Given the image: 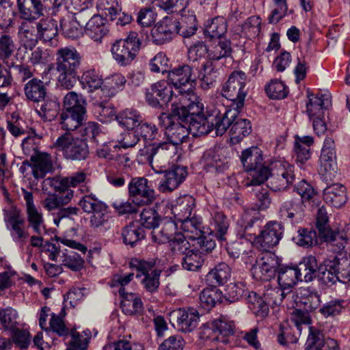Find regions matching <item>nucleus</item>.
I'll use <instances>...</instances> for the list:
<instances>
[{"mask_svg":"<svg viewBox=\"0 0 350 350\" xmlns=\"http://www.w3.org/2000/svg\"><path fill=\"white\" fill-rule=\"evenodd\" d=\"M177 101L172 103L171 113H162L158 117V124L164 127L165 135L169 142L146 143L139 150L137 160L141 163H148L158 172L169 164L170 159L177 152V146L185 142L189 136L185 123V109Z\"/></svg>","mask_w":350,"mask_h":350,"instance_id":"obj_1","label":"nucleus"},{"mask_svg":"<svg viewBox=\"0 0 350 350\" xmlns=\"http://www.w3.org/2000/svg\"><path fill=\"white\" fill-rule=\"evenodd\" d=\"M294 166L284 159H275L268 168H262L255 183L262 184L269 179V187L275 191L288 189L295 180Z\"/></svg>","mask_w":350,"mask_h":350,"instance_id":"obj_2","label":"nucleus"},{"mask_svg":"<svg viewBox=\"0 0 350 350\" xmlns=\"http://www.w3.org/2000/svg\"><path fill=\"white\" fill-rule=\"evenodd\" d=\"M167 80L177 92L174 101H177L178 104H187L189 101L197 100L198 96L193 90L197 77L191 66L184 64L170 70L168 72Z\"/></svg>","mask_w":350,"mask_h":350,"instance_id":"obj_3","label":"nucleus"},{"mask_svg":"<svg viewBox=\"0 0 350 350\" xmlns=\"http://www.w3.org/2000/svg\"><path fill=\"white\" fill-rule=\"evenodd\" d=\"M188 103H189L180 104V106L182 107L183 111V109L186 111L185 123L189 132L194 136L207 135L213 129V117L211 114L207 117L203 114L204 103L199 97L197 100Z\"/></svg>","mask_w":350,"mask_h":350,"instance_id":"obj_4","label":"nucleus"},{"mask_svg":"<svg viewBox=\"0 0 350 350\" xmlns=\"http://www.w3.org/2000/svg\"><path fill=\"white\" fill-rule=\"evenodd\" d=\"M189 0H157L158 5L172 12L180 13V21H178V33L185 38L193 36L197 30L196 18L193 12L186 14V8Z\"/></svg>","mask_w":350,"mask_h":350,"instance_id":"obj_5","label":"nucleus"},{"mask_svg":"<svg viewBox=\"0 0 350 350\" xmlns=\"http://www.w3.org/2000/svg\"><path fill=\"white\" fill-rule=\"evenodd\" d=\"M141 45L137 33L130 31L126 38L117 40L112 44L111 53L118 65L126 66L136 58Z\"/></svg>","mask_w":350,"mask_h":350,"instance_id":"obj_6","label":"nucleus"},{"mask_svg":"<svg viewBox=\"0 0 350 350\" xmlns=\"http://www.w3.org/2000/svg\"><path fill=\"white\" fill-rule=\"evenodd\" d=\"M246 84L245 73L241 70L233 71L222 86L221 95L232 101V107L241 109L248 93Z\"/></svg>","mask_w":350,"mask_h":350,"instance_id":"obj_7","label":"nucleus"},{"mask_svg":"<svg viewBox=\"0 0 350 350\" xmlns=\"http://www.w3.org/2000/svg\"><path fill=\"white\" fill-rule=\"evenodd\" d=\"M53 147L62 154L68 160L83 161L90 154L87 142L80 137H75L70 133L59 136L53 144Z\"/></svg>","mask_w":350,"mask_h":350,"instance_id":"obj_8","label":"nucleus"},{"mask_svg":"<svg viewBox=\"0 0 350 350\" xmlns=\"http://www.w3.org/2000/svg\"><path fill=\"white\" fill-rule=\"evenodd\" d=\"M128 188L129 197L137 206L151 204L156 199L155 191L146 178H133Z\"/></svg>","mask_w":350,"mask_h":350,"instance_id":"obj_9","label":"nucleus"},{"mask_svg":"<svg viewBox=\"0 0 350 350\" xmlns=\"http://www.w3.org/2000/svg\"><path fill=\"white\" fill-rule=\"evenodd\" d=\"M241 161L245 171L250 172L252 178L247 186L260 185V183H255L262 168H268L263 163L262 151L257 147H251L243 150L240 157Z\"/></svg>","mask_w":350,"mask_h":350,"instance_id":"obj_10","label":"nucleus"},{"mask_svg":"<svg viewBox=\"0 0 350 350\" xmlns=\"http://www.w3.org/2000/svg\"><path fill=\"white\" fill-rule=\"evenodd\" d=\"M278 257L273 253L262 254L256 264L252 267L253 277L257 280L269 281L275 275L279 269Z\"/></svg>","mask_w":350,"mask_h":350,"instance_id":"obj_11","label":"nucleus"},{"mask_svg":"<svg viewBox=\"0 0 350 350\" xmlns=\"http://www.w3.org/2000/svg\"><path fill=\"white\" fill-rule=\"evenodd\" d=\"M4 221L8 228L11 230L13 240L23 245L29 237V232L24 228L25 219L21 212L16 207L4 210Z\"/></svg>","mask_w":350,"mask_h":350,"instance_id":"obj_12","label":"nucleus"},{"mask_svg":"<svg viewBox=\"0 0 350 350\" xmlns=\"http://www.w3.org/2000/svg\"><path fill=\"white\" fill-rule=\"evenodd\" d=\"M283 232L284 228L280 223L269 222L258 235H255L254 243L259 250L268 251L278 245Z\"/></svg>","mask_w":350,"mask_h":350,"instance_id":"obj_13","label":"nucleus"},{"mask_svg":"<svg viewBox=\"0 0 350 350\" xmlns=\"http://www.w3.org/2000/svg\"><path fill=\"white\" fill-rule=\"evenodd\" d=\"M174 91L169 81L161 80L151 85L146 93V101L153 107L161 108L163 104L175 100L173 98Z\"/></svg>","mask_w":350,"mask_h":350,"instance_id":"obj_14","label":"nucleus"},{"mask_svg":"<svg viewBox=\"0 0 350 350\" xmlns=\"http://www.w3.org/2000/svg\"><path fill=\"white\" fill-rule=\"evenodd\" d=\"M21 18L25 21H23L18 27V38L21 46L25 49L32 51L38 44V33H36L37 23L35 20L40 16H36L31 14L29 18H25L21 14Z\"/></svg>","mask_w":350,"mask_h":350,"instance_id":"obj_15","label":"nucleus"},{"mask_svg":"<svg viewBox=\"0 0 350 350\" xmlns=\"http://www.w3.org/2000/svg\"><path fill=\"white\" fill-rule=\"evenodd\" d=\"M178 22L176 19L165 17L151 29L152 40L156 44H163L171 41L178 33Z\"/></svg>","mask_w":350,"mask_h":350,"instance_id":"obj_16","label":"nucleus"},{"mask_svg":"<svg viewBox=\"0 0 350 350\" xmlns=\"http://www.w3.org/2000/svg\"><path fill=\"white\" fill-rule=\"evenodd\" d=\"M81 64V56L74 47H63L57 51L55 66L57 71H78Z\"/></svg>","mask_w":350,"mask_h":350,"instance_id":"obj_17","label":"nucleus"},{"mask_svg":"<svg viewBox=\"0 0 350 350\" xmlns=\"http://www.w3.org/2000/svg\"><path fill=\"white\" fill-rule=\"evenodd\" d=\"M167 167H163L161 172L153 170L157 173H164L163 178L159 185V190L163 193L172 191L176 189L187 176L185 167L174 165L171 169L166 170Z\"/></svg>","mask_w":350,"mask_h":350,"instance_id":"obj_18","label":"nucleus"},{"mask_svg":"<svg viewBox=\"0 0 350 350\" xmlns=\"http://www.w3.org/2000/svg\"><path fill=\"white\" fill-rule=\"evenodd\" d=\"M157 135L156 126L151 123L143 122L142 120L133 132L126 134L120 142L121 147L124 148L133 147L139 141L140 137L143 138L144 142L152 141L156 138Z\"/></svg>","mask_w":350,"mask_h":350,"instance_id":"obj_19","label":"nucleus"},{"mask_svg":"<svg viewBox=\"0 0 350 350\" xmlns=\"http://www.w3.org/2000/svg\"><path fill=\"white\" fill-rule=\"evenodd\" d=\"M64 0H17L19 13L25 18H29L31 14L36 16H43L46 8H58Z\"/></svg>","mask_w":350,"mask_h":350,"instance_id":"obj_20","label":"nucleus"},{"mask_svg":"<svg viewBox=\"0 0 350 350\" xmlns=\"http://www.w3.org/2000/svg\"><path fill=\"white\" fill-rule=\"evenodd\" d=\"M170 321L177 329L183 332H190L198 325L199 314L193 309L183 310L178 308L170 313Z\"/></svg>","mask_w":350,"mask_h":350,"instance_id":"obj_21","label":"nucleus"},{"mask_svg":"<svg viewBox=\"0 0 350 350\" xmlns=\"http://www.w3.org/2000/svg\"><path fill=\"white\" fill-rule=\"evenodd\" d=\"M27 163L31 169V172L36 179L44 178L48 173L54 170L53 161L51 156L45 152L36 151Z\"/></svg>","mask_w":350,"mask_h":350,"instance_id":"obj_22","label":"nucleus"},{"mask_svg":"<svg viewBox=\"0 0 350 350\" xmlns=\"http://www.w3.org/2000/svg\"><path fill=\"white\" fill-rule=\"evenodd\" d=\"M291 301L294 302L292 307L301 308L306 312H310L319 308L321 299L319 294L311 292L308 288H299L288 295Z\"/></svg>","mask_w":350,"mask_h":350,"instance_id":"obj_23","label":"nucleus"},{"mask_svg":"<svg viewBox=\"0 0 350 350\" xmlns=\"http://www.w3.org/2000/svg\"><path fill=\"white\" fill-rule=\"evenodd\" d=\"M234 107L230 106L229 109H224V112L221 113L220 110L215 109L211 114L214 122L213 129L217 135H222L227 129L232 126L233 122L237 118L239 114V110Z\"/></svg>","mask_w":350,"mask_h":350,"instance_id":"obj_24","label":"nucleus"},{"mask_svg":"<svg viewBox=\"0 0 350 350\" xmlns=\"http://www.w3.org/2000/svg\"><path fill=\"white\" fill-rule=\"evenodd\" d=\"M22 192L25 200L27 219L29 226L33 228L35 232L40 234L41 227L44 224L43 215L34 204L32 193L24 189H22Z\"/></svg>","mask_w":350,"mask_h":350,"instance_id":"obj_25","label":"nucleus"},{"mask_svg":"<svg viewBox=\"0 0 350 350\" xmlns=\"http://www.w3.org/2000/svg\"><path fill=\"white\" fill-rule=\"evenodd\" d=\"M86 109L78 107L76 110H64L60 115L62 129L72 131L83 125L86 120Z\"/></svg>","mask_w":350,"mask_h":350,"instance_id":"obj_26","label":"nucleus"},{"mask_svg":"<svg viewBox=\"0 0 350 350\" xmlns=\"http://www.w3.org/2000/svg\"><path fill=\"white\" fill-rule=\"evenodd\" d=\"M235 325L233 321L226 317H221L211 322V329L217 334L215 340L224 344H228L234 333Z\"/></svg>","mask_w":350,"mask_h":350,"instance_id":"obj_27","label":"nucleus"},{"mask_svg":"<svg viewBox=\"0 0 350 350\" xmlns=\"http://www.w3.org/2000/svg\"><path fill=\"white\" fill-rule=\"evenodd\" d=\"M304 203L299 199L287 200L282 203L280 208V217L283 220H290L291 222H299L304 217Z\"/></svg>","mask_w":350,"mask_h":350,"instance_id":"obj_28","label":"nucleus"},{"mask_svg":"<svg viewBox=\"0 0 350 350\" xmlns=\"http://www.w3.org/2000/svg\"><path fill=\"white\" fill-rule=\"evenodd\" d=\"M310 334L308 336L306 350H340L337 341L333 338H325L320 333L312 332L311 328L307 327Z\"/></svg>","mask_w":350,"mask_h":350,"instance_id":"obj_29","label":"nucleus"},{"mask_svg":"<svg viewBox=\"0 0 350 350\" xmlns=\"http://www.w3.org/2000/svg\"><path fill=\"white\" fill-rule=\"evenodd\" d=\"M37 23L38 38L43 42L49 43L50 46L57 44V24L52 18H42Z\"/></svg>","mask_w":350,"mask_h":350,"instance_id":"obj_30","label":"nucleus"},{"mask_svg":"<svg viewBox=\"0 0 350 350\" xmlns=\"http://www.w3.org/2000/svg\"><path fill=\"white\" fill-rule=\"evenodd\" d=\"M177 223L172 220H163L156 228H154L151 234L154 242L159 244L170 243L174 237L178 234Z\"/></svg>","mask_w":350,"mask_h":350,"instance_id":"obj_31","label":"nucleus"},{"mask_svg":"<svg viewBox=\"0 0 350 350\" xmlns=\"http://www.w3.org/2000/svg\"><path fill=\"white\" fill-rule=\"evenodd\" d=\"M323 198L331 206L341 207L347 200L346 188L340 183L329 185L323 190Z\"/></svg>","mask_w":350,"mask_h":350,"instance_id":"obj_32","label":"nucleus"},{"mask_svg":"<svg viewBox=\"0 0 350 350\" xmlns=\"http://www.w3.org/2000/svg\"><path fill=\"white\" fill-rule=\"evenodd\" d=\"M195 199L189 195L179 197L171 206V212L178 221L189 218L195 207Z\"/></svg>","mask_w":350,"mask_h":350,"instance_id":"obj_33","label":"nucleus"},{"mask_svg":"<svg viewBox=\"0 0 350 350\" xmlns=\"http://www.w3.org/2000/svg\"><path fill=\"white\" fill-rule=\"evenodd\" d=\"M220 152L219 148L215 147L204 153L201 163L207 170H214L217 172H220L228 168L227 162L221 157Z\"/></svg>","mask_w":350,"mask_h":350,"instance_id":"obj_34","label":"nucleus"},{"mask_svg":"<svg viewBox=\"0 0 350 350\" xmlns=\"http://www.w3.org/2000/svg\"><path fill=\"white\" fill-rule=\"evenodd\" d=\"M85 31L92 40L101 42L103 38L107 34L109 29L105 24V20L100 15L94 14L86 23Z\"/></svg>","mask_w":350,"mask_h":350,"instance_id":"obj_35","label":"nucleus"},{"mask_svg":"<svg viewBox=\"0 0 350 350\" xmlns=\"http://www.w3.org/2000/svg\"><path fill=\"white\" fill-rule=\"evenodd\" d=\"M309 101L306 104V112L309 118L312 120L316 117H324V111L330 105L329 97L325 94H321L320 96L308 95Z\"/></svg>","mask_w":350,"mask_h":350,"instance_id":"obj_36","label":"nucleus"},{"mask_svg":"<svg viewBox=\"0 0 350 350\" xmlns=\"http://www.w3.org/2000/svg\"><path fill=\"white\" fill-rule=\"evenodd\" d=\"M301 281L311 282L316 277L318 269L322 270L321 266L319 267L315 256L310 255L303 258L296 267Z\"/></svg>","mask_w":350,"mask_h":350,"instance_id":"obj_37","label":"nucleus"},{"mask_svg":"<svg viewBox=\"0 0 350 350\" xmlns=\"http://www.w3.org/2000/svg\"><path fill=\"white\" fill-rule=\"evenodd\" d=\"M119 294L122 297L121 308L125 314L134 315L142 311L143 304L137 295L126 293L124 288L119 289Z\"/></svg>","mask_w":350,"mask_h":350,"instance_id":"obj_38","label":"nucleus"},{"mask_svg":"<svg viewBox=\"0 0 350 350\" xmlns=\"http://www.w3.org/2000/svg\"><path fill=\"white\" fill-rule=\"evenodd\" d=\"M218 71L215 68L213 62L211 60L205 62L199 70L197 79L200 83V86L204 90H208L214 87Z\"/></svg>","mask_w":350,"mask_h":350,"instance_id":"obj_39","label":"nucleus"},{"mask_svg":"<svg viewBox=\"0 0 350 350\" xmlns=\"http://www.w3.org/2000/svg\"><path fill=\"white\" fill-rule=\"evenodd\" d=\"M17 49V44L12 36L8 33H0V61L8 65Z\"/></svg>","mask_w":350,"mask_h":350,"instance_id":"obj_40","label":"nucleus"},{"mask_svg":"<svg viewBox=\"0 0 350 350\" xmlns=\"http://www.w3.org/2000/svg\"><path fill=\"white\" fill-rule=\"evenodd\" d=\"M292 294L293 291L285 292L284 288L281 286L272 287L268 285L263 293V297L270 306H280L285 299L286 306H288V301L291 302V297L288 295Z\"/></svg>","mask_w":350,"mask_h":350,"instance_id":"obj_41","label":"nucleus"},{"mask_svg":"<svg viewBox=\"0 0 350 350\" xmlns=\"http://www.w3.org/2000/svg\"><path fill=\"white\" fill-rule=\"evenodd\" d=\"M227 31V21L221 16H217L207 20L204 23V33L211 39L219 38Z\"/></svg>","mask_w":350,"mask_h":350,"instance_id":"obj_42","label":"nucleus"},{"mask_svg":"<svg viewBox=\"0 0 350 350\" xmlns=\"http://www.w3.org/2000/svg\"><path fill=\"white\" fill-rule=\"evenodd\" d=\"M25 94L28 100L39 103L46 96V88L43 81L36 78L29 80L24 88Z\"/></svg>","mask_w":350,"mask_h":350,"instance_id":"obj_43","label":"nucleus"},{"mask_svg":"<svg viewBox=\"0 0 350 350\" xmlns=\"http://www.w3.org/2000/svg\"><path fill=\"white\" fill-rule=\"evenodd\" d=\"M348 241H350V224L346 226L342 230H333L326 242L331 250L336 253H339L345 248Z\"/></svg>","mask_w":350,"mask_h":350,"instance_id":"obj_44","label":"nucleus"},{"mask_svg":"<svg viewBox=\"0 0 350 350\" xmlns=\"http://www.w3.org/2000/svg\"><path fill=\"white\" fill-rule=\"evenodd\" d=\"M142 119L140 113L132 109H126L116 116L118 124L128 130H135Z\"/></svg>","mask_w":350,"mask_h":350,"instance_id":"obj_45","label":"nucleus"},{"mask_svg":"<svg viewBox=\"0 0 350 350\" xmlns=\"http://www.w3.org/2000/svg\"><path fill=\"white\" fill-rule=\"evenodd\" d=\"M231 269L230 267L221 262L211 270L207 275L206 280L213 286L221 285L226 283L230 277Z\"/></svg>","mask_w":350,"mask_h":350,"instance_id":"obj_46","label":"nucleus"},{"mask_svg":"<svg viewBox=\"0 0 350 350\" xmlns=\"http://www.w3.org/2000/svg\"><path fill=\"white\" fill-rule=\"evenodd\" d=\"M126 83L125 77L120 73H116L107 77L104 81V85L100 89V92L107 94L105 99L115 95L119 90H122Z\"/></svg>","mask_w":350,"mask_h":350,"instance_id":"obj_47","label":"nucleus"},{"mask_svg":"<svg viewBox=\"0 0 350 350\" xmlns=\"http://www.w3.org/2000/svg\"><path fill=\"white\" fill-rule=\"evenodd\" d=\"M221 291L215 286L204 288L199 296L201 306L206 310L213 308L217 303L221 302Z\"/></svg>","mask_w":350,"mask_h":350,"instance_id":"obj_48","label":"nucleus"},{"mask_svg":"<svg viewBox=\"0 0 350 350\" xmlns=\"http://www.w3.org/2000/svg\"><path fill=\"white\" fill-rule=\"evenodd\" d=\"M298 280L301 281V278L296 267H286L278 270V281L284 289L292 287Z\"/></svg>","mask_w":350,"mask_h":350,"instance_id":"obj_49","label":"nucleus"},{"mask_svg":"<svg viewBox=\"0 0 350 350\" xmlns=\"http://www.w3.org/2000/svg\"><path fill=\"white\" fill-rule=\"evenodd\" d=\"M252 131L250 122L247 119L237 118L233 122L229 133L231 139L240 142L244 137L248 135Z\"/></svg>","mask_w":350,"mask_h":350,"instance_id":"obj_50","label":"nucleus"},{"mask_svg":"<svg viewBox=\"0 0 350 350\" xmlns=\"http://www.w3.org/2000/svg\"><path fill=\"white\" fill-rule=\"evenodd\" d=\"M122 236L125 244L133 247L136 243L144 238L145 234L143 228L131 223L123 229Z\"/></svg>","mask_w":350,"mask_h":350,"instance_id":"obj_51","label":"nucleus"},{"mask_svg":"<svg viewBox=\"0 0 350 350\" xmlns=\"http://www.w3.org/2000/svg\"><path fill=\"white\" fill-rule=\"evenodd\" d=\"M181 230L185 233H188L187 237L189 239H195L200 236L202 233V223L199 218L193 216L185 219L178 221Z\"/></svg>","mask_w":350,"mask_h":350,"instance_id":"obj_52","label":"nucleus"},{"mask_svg":"<svg viewBox=\"0 0 350 350\" xmlns=\"http://www.w3.org/2000/svg\"><path fill=\"white\" fill-rule=\"evenodd\" d=\"M336 257L334 260L326 259L323 263L325 267L324 271H321V279L323 282L327 285L335 284L340 281L339 273L337 271Z\"/></svg>","mask_w":350,"mask_h":350,"instance_id":"obj_53","label":"nucleus"},{"mask_svg":"<svg viewBox=\"0 0 350 350\" xmlns=\"http://www.w3.org/2000/svg\"><path fill=\"white\" fill-rule=\"evenodd\" d=\"M189 252L183 256L181 264L185 269L195 271L202 267L204 259L198 251L191 249Z\"/></svg>","mask_w":350,"mask_h":350,"instance_id":"obj_54","label":"nucleus"},{"mask_svg":"<svg viewBox=\"0 0 350 350\" xmlns=\"http://www.w3.org/2000/svg\"><path fill=\"white\" fill-rule=\"evenodd\" d=\"M170 250L174 256H183L190 252L191 245L186 237L180 232L176 234L170 243Z\"/></svg>","mask_w":350,"mask_h":350,"instance_id":"obj_55","label":"nucleus"},{"mask_svg":"<svg viewBox=\"0 0 350 350\" xmlns=\"http://www.w3.org/2000/svg\"><path fill=\"white\" fill-rule=\"evenodd\" d=\"M62 265L72 271H78L83 269L84 260L78 253L72 250H66V252L63 253Z\"/></svg>","mask_w":350,"mask_h":350,"instance_id":"obj_56","label":"nucleus"},{"mask_svg":"<svg viewBox=\"0 0 350 350\" xmlns=\"http://www.w3.org/2000/svg\"><path fill=\"white\" fill-rule=\"evenodd\" d=\"M74 196L73 191H68L66 195L50 196L43 201V206L51 211L63 205L68 204Z\"/></svg>","mask_w":350,"mask_h":350,"instance_id":"obj_57","label":"nucleus"},{"mask_svg":"<svg viewBox=\"0 0 350 350\" xmlns=\"http://www.w3.org/2000/svg\"><path fill=\"white\" fill-rule=\"evenodd\" d=\"M81 83L84 88L92 92L101 89L103 81L95 70H88L82 75Z\"/></svg>","mask_w":350,"mask_h":350,"instance_id":"obj_58","label":"nucleus"},{"mask_svg":"<svg viewBox=\"0 0 350 350\" xmlns=\"http://www.w3.org/2000/svg\"><path fill=\"white\" fill-rule=\"evenodd\" d=\"M232 53L231 42L228 40H220L208 51L211 60H219L230 57Z\"/></svg>","mask_w":350,"mask_h":350,"instance_id":"obj_59","label":"nucleus"},{"mask_svg":"<svg viewBox=\"0 0 350 350\" xmlns=\"http://www.w3.org/2000/svg\"><path fill=\"white\" fill-rule=\"evenodd\" d=\"M295 242L299 246L308 248L317 242L315 230L301 228L297 231V235L293 237Z\"/></svg>","mask_w":350,"mask_h":350,"instance_id":"obj_60","label":"nucleus"},{"mask_svg":"<svg viewBox=\"0 0 350 350\" xmlns=\"http://www.w3.org/2000/svg\"><path fill=\"white\" fill-rule=\"evenodd\" d=\"M79 206L86 213L96 211L107 205L92 193L85 195L79 202Z\"/></svg>","mask_w":350,"mask_h":350,"instance_id":"obj_61","label":"nucleus"},{"mask_svg":"<svg viewBox=\"0 0 350 350\" xmlns=\"http://www.w3.org/2000/svg\"><path fill=\"white\" fill-rule=\"evenodd\" d=\"M328 216L325 208L322 206L317 210V227L319 230L320 236L326 242L331 235L333 230L327 226Z\"/></svg>","mask_w":350,"mask_h":350,"instance_id":"obj_62","label":"nucleus"},{"mask_svg":"<svg viewBox=\"0 0 350 350\" xmlns=\"http://www.w3.org/2000/svg\"><path fill=\"white\" fill-rule=\"evenodd\" d=\"M18 313L11 307L0 309V322L5 329L14 331L17 325Z\"/></svg>","mask_w":350,"mask_h":350,"instance_id":"obj_63","label":"nucleus"},{"mask_svg":"<svg viewBox=\"0 0 350 350\" xmlns=\"http://www.w3.org/2000/svg\"><path fill=\"white\" fill-rule=\"evenodd\" d=\"M301 334H297L295 327L289 325L287 323L280 325V332L278 334V342L281 345L295 343L297 341Z\"/></svg>","mask_w":350,"mask_h":350,"instance_id":"obj_64","label":"nucleus"}]
</instances>
